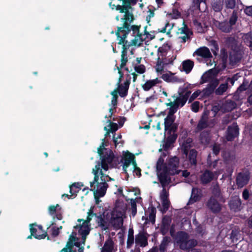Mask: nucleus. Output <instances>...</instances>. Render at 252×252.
Here are the masks:
<instances>
[{"label":"nucleus","instance_id":"f257e3e1","mask_svg":"<svg viewBox=\"0 0 252 252\" xmlns=\"http://www.w3.org/2000/svg\"><path fill=\"white\" fill-rule=\"evenodd\" d=\"M98 153L100 156L101 162L96 163L93 169L92 173L94 178L90 182V190L94 192L95 198L104 196L106 192L108 185L107 183L112 179L106 174L107 171L113 166L114 154L111 150L104 148V142L98 149Z\"/></svg>","mask_w":252,"mask_h":252},{"label":"nucleus","instance_id":"f03ea898","mask_svg":"<svg viewBox=\"0 0 252 252\" xmlns=\"http://www.w3.org/2000/svg\"><path fill=\"white\" fill-rule=\"evenodd\" d=\"M137 0H124V4L123 5L112 4V2L109 3L110 6L112 9L116 8V10H119L121 15L117 16L116 19L117 21L119 20L120 18L122 22L123 27L118 28L116 32L118 44L122 45V59L120 66L117 67L118 73L120 74L118 84H119L123 77V73L121 71L123 68L126 64L127 62L126 54V50L129 48L130 43L126 38L128 33V25L133 21L134 18L132 13V8L131 5H134L137 2Z\"/></svg>","mask_w":252,"mask_h":252},{"label":"nucleus","instance_id":"7ed1b4c3","mask_svg":"<svg viewBox=\"0 0 252 252\" xmlns=\"http://www.w3.org/2000/svg\"><path fill=\"white\" fill-rule=\"evenodd\" d=\"M179 162V158L176 157L170 158L167 164L164 163V160L162 157L158 159L156 164L157 173L162 187H165L170 183V175L179 174L181 171L178 169Z\"/></svg>","mask_w":252,"mask_h":252},{"label":"nucleus","instance_id":"20e7f679","mask_svg":"<svg viewBox=\"0 0 252 252\" xmlns=\"http://www.w3.org/2000/svg\"><path fill=\"white\" fill-rule=\"evenodd\" d=\"M77 221L78 224L74 226V228L78 231V234L81 236V240L79 241V238L76 237L75 232H73L69 237V243L77 247H80L82 245H84L86 236L90 233V224L82 219H78Z\"/></svg>","mask_w":252,"mask_h":252},{"label":"nucleus","instance_id":"39448f33","mask_svg":"<svg viewBox=\"0 0 252 252\" xmlns=\"http://www.w3.org/2000/svg\"><path fill=\"white\" fill-rule=\"evenodd\" d=\"M134 155L128 152H123L122 158L123 168L126 173L128 171L133 172L137 176H140V169L136 167V162L134 161Z\"/></svg>","mask_w":252,"mask_h":252},{"label":"nucleus","instance_id":"423d86ee","mask_svg":"<svg viewBox=\"0 0 252 252\" xmlns=\"http://www.w3.org/2000/svg\"><path fill=\"white\" fill-rule=\"evenodd\" d=\"M188 239L189 236L187 233L181 231L178 233L175 240L176 243L182 250H188L196 246L197 241L196 240Z\"/></svg>","mask_w":252,"mask_h":252},{"label":"nucleus","instance_id":"0eeeda50","mask_svg":"<svg viewBox=\"0 0 252 252\" xmlns=\"http://www.w3.org/2000/svg\"><path fill=\"white\" fill-rule=\"evenodd\" d=\"M190 94V92H188L185 95H180L174 101L166 103V106L170 107L168 115L174 116V114L177 112L178 107L185 105Z\"/></svg>","mask_w":252,"mask_h":252},{"label":"nucleus","instance_id":"6e6552de","mask_svg":"<svg viewBox=\"0 0 252 252\" xmlns=\"http://www.w3.org/2000/svg\"><path fill=\"white\" fill-rule=\"evenodd\" d=\"M126 217L125 210L116 208L112 214L111 223L116 229L121 228L123 224L124 218Z\"/></svg>","mask_w":252,"mask_h":252},{"label":"nucleus","instance_id":"1a4fd4ad","mask_svg":"<svg viewBox=\"0 0 252 252\" xmlns=\"http://www.w3.org/2000/svg\"><path fill=\"white\" fill-rule=\"evenodd\" d=\"M217 73L216 70L213 69L205 72L201 77L202 82H211L213 89L215 88L219 83V80L216 78Z\"/></svg>","mask_w":252,"mask_h":252},{"label":"nucleus","instance_id":"9d476101","mask_svg":"<svg viewBox=\"0 0 252 252\" xmlns=\"http://www.w3.org/2000/svg\"><path fill=\"white\" fill-rule=\"evenodd\" d=\"M139 28L140 27L135 25H133L131 27L133 36V38L131 40L132 45L139 46L144 41L142 33L139 32Z\"/></svg>","mask_w":252,"mask_h":252},{"label":"nucleus","instance_id":"9b49d317","mask_svg":"<svg viewBox=\"0 0 252 252\" xmlns=\"http://www.w3.org/2000/svg\"><path fill=\"white\" fill-rule=\"evenodd\" d=\"M163 187V189L160 194V199L162 204L160 210L163 214L169 208L170 203L168 199V193L165 189L164 187Z\"/></svg>","mask_w":252,"mask_h":252},{"label":"nucleus","instance_id":"f8f14e48","mask_svg":"<svg viewBox=\"0 0 252 252\" xmlns=\"http://www.w3.org/2000/svg\"><path fill=\"white\" fill-rule=\"evenodd\" d=\"M30 231L32 235L36 239H41L46 237V233L43 230L41 226L31 225Z\"/></svg>","mask_w":252,"mask_h":252},{"label":"nucleus","instance_id":"ddd939ff","mask_svg":"<svg viewBox=\"0 0 252 252\" xmlns=\"http://www.w3.org/2000/svg\"><path fill=\"white\" fill-rule=\"evenodd\" d=\"M250 179V175L248 172H241L236 178V184L239 188H242L248 184Z\"/></svg>","mask_w":252,"mask_h":252},{"label":"nucleus","instance_id":"4468645a","mask_svg":"<svg viewBox=\"0 0 252 252\" xmlns=\"http://www.w3.org/2000/svg\"><path fill=\"white\" fill-rule=\"evenodd\" d=\"M175 73L168 71L161 75V78L165 81L170 83L181 82L183 80L175 75Z\"/></svg>","mask_w":252,"mask_h":252},{"label":"nucleus","instance_id":"2eb2a0df","mask_svg":"<svg viewBox=\"0 0 252 252\" xmlns=\"http://www.w3.org/2000/svg\"><path fill=\"white\" fill-rule=\"evenodd\" d=\"M161 80L159 78L147 80L142 88L145 91H148L153 89L154 87L158 86L161 83Z\"/></svg>","mask_w":252,"mask_h":252},{"label":"nucleus","instance_id":"dca6fc26","mask_svg":"<svg viewBox=\"0 0 252 252\" xmlns=\"http://www.w3.org/2000/svg\"><path fill=\"white\" fill-rule=\"evenodd\" d=\"M238 134L239 128L238 126L236 124L234 123L228 127L226 137L228 141H231Z\"/></svg>","mask_w":252,"mask_h":252},{"label":"nucleus","instance_id":"f3484780","mask_svg":"<svg viewBox=\"0 0 252 252\" xmlns=\"http://www.w3.org/2000/svg\"><path fill=\"white\" fill-rule=\"evenodd\" d=\"M175 119V116L167 115L164 119V130L165 132L169 130L170 131H174L176 126L174 124Z\"/></svg>","mask_w":252,"mask_h":252},{"label":"nucleus","instance_id":"a211bd4d","mask_svg":"<svg viewBox=\"0 0 252 252\" xmlns=\"http://www.w3.org/2000/svg\"><path fill=\"white\" fill-rule=\"evenodd\" d=\"M167 66L173 64V62L176 58V56L174 54L173 52H169L166 56H164L161 57H158Z\"/></svg>","mask_w":252,"mask_h":252},{"label":"nucleus","instance_id":"6ab92c4d","mask_svg":"<svg viewBox=\"0 0 252 252\" xmlns=\"http://www.w3.org/2000/svg\"><path fill=\"white\" fill-rule=\"evenodd\" d=\"M194 54L204 58H210L212 57V54L209 49L206 47H202L197 49Z\"/></svg>","mask_w":252,"mask_h":252},{"label":"nucleus","instance_id":"aec40b11","mask_svg":"<svg viewBox=\"0 0 252 252\" xmlns=\"http://www.w3.org/2000/svg\"><path fill=\"white\" fill-rule=\"evenodd\" d=\"M208 208L213 212H218L220 210V206L218 201L213 197H211L208 202Z\"/></svg>","mask_w":252,"mask_h":252},{"label":"nucleus","instance_id":"412c9836","mask_svg":"<svg viewBox=\"0 0 252 252\" xmlns=\"http://www.w3.org/2000/svg\"><path fill=\"white\" fill-rule=\"evenodd\" d=\"M135 242L136 246L144 247L148 244L147 238L143 233H139L136 236Z\"/></svg>","mask_w":252,"mask_h":252},{"label":"nucleus","instance_id":"4be33fe9","mask_svg":"<svg viewBox=\"0 0 252 252\" xmlns=\"http://www.w3.org/2000/svg\"><path fill=\"white\" fill-rule=\"evenodd\" d=\"M49 212L51 215H56L58 220L62 219L61 208L58 204H57L56 206L52 205L50 206L49 207Z\"/></svg>","mask_w":252,"mask_h":252},{"label":"nucleus","instance_id":"5701e85b","mask_svg":"<svg viewBox=\"0 0 252 252\" xmlns=\"http://www.w3.org/2000/svg\"><path fill=\"white\" fill-rule=\"evenodd\" d=\"M169 52H173L170 45L168 43L164 44L158 49V57L166 56Z\"/></svg>","mask_w":252,"mask_h":252},{"label":"nucleus","instance_id":"b1692460","mask_svg":"<svg viewBox=\"0 0 252 252\" xmlns=\"http://www.w3.org/2000/svg\"><path fill=\"white\" fill-rule=\"evenodd\" d=\"M201 190L197 188H193L192 189V192L189 203H193V202L197 201L201 197Z\"/></svg>","mask_w":252,"mask_h":252},{"label":"nucleus","instance_id":"393cba45","mask_svg":"<svg viewBox=\"0 0 252 252\" xmlns=\"http://www.w3.org/2000/svg\"><path fill=\"white\" fill-rule=\"evenodd\" d=\"M129 85V82L128 81H126L124 84L119 85L118 88V93L121 97H125L127 95Z\"/></svg>","mask_w":252,"mask_h":252},{"label":"nucleus","instance_id":"a878e982","mask_svg":"<svg viewBox=\"0 0 252 252\" xmlns=\"http://www.w3.org/2000/svg\"><path fill=\"white\" fill-rule=\"evenodd\" d=\"M182 65L183 70L188 74L191 71L194 66V63L190 60H187L183 62Z\"/></svg>","mask_w":252,"mask_h":252},{"label":"nucleus","instance_id":"bb28decb","mask_svg":"<svg viewBox=\"0 0 252 252\" xmlns=\"http://www.w3.org/2000/svg\"><path fill=\"white\" fill-rule=\"evenodd\" d=\"M229 206L231 209L236 211L239 209L241 206V202L238 196H235L232 200L229 202Z\"/></svg>","mask_w":252,"mask_h":252},{"label":"nucleus","instance_id":"cd10ccee","mask_svg":"<svg viewBox=\"0 0 252 252\" xmlns=\"http://www.w3.org/2000/svg\"><path fill=\"white\" fill-rule=\"evenodd\" d=\"M216 25L220 30L224 32H229L232 29V28L226 21L222 22H216Z\"/></svg>","mask_w":252,"mask_h":252},{"label":"nucleus","instance_id":"c85d7f7f","mask_svg":"<svg viewBox=\"0 0 252 252\" xmlns=\"http://www.w3.org/2000/svg\"><path fill=\"white\" fill-rule=\"evenodd\" d=\"M167 66L164 64V63L158 58L157 59L156 64L155 66V68L156 72L158 75H162L164 71V69L165 67Z\"/></svg>","mask_w":252,"mask_h":252},{"label":"nucleus","instance_id":"c756f323","mask_svg":"<svg viewBox=\"0 0 252 252\" xmlns=\"http://www.w3.org/2000/svg\"><path fill=\"white\" fill-rule=\"evenodd\" d=\"M171 222V218L169 217L165 216L162 219V224L161 227V232L163 234L166 233L168 230Z\"/></svg>","mask_w":252,"mask_h":252},{"label":"nucleus","instance_id":"7c9ffc66","mask_svg":"<svg viewBox=\"0 0 252 252\" xmlns=\"http://www.w3.org/2000/svg\"><path fill=\"white\" fill-rule=\"evenodd\" d=\"M179 31L181 34H183V36H179V39H181V42H185L189 38V29L186 25H184L183 27L179 30Z\"/></svg>","mask_w":252,"mask_h":252},{"label":"nucleus","instance_id":"2f4dec72","mask_svg":"<svg viewBox=\"0 0 252 252\" xmlns=\"http://www.w3.org/2000/svg\"><path fill=\"white\" fill-rule=\"evenodd\" d=\"M214 177L213 173L206 171L201 176V180L203 184H207L211 181Z\"/></svg>","mask_w":252,"mask_h":252},{"label":"nucleus","instance_id":"473e14b6","mask_svg":"<svg viewBox=\"0 0 252 252\" xmlns=\"http://www.w3.org/2000/svg\"><path fill=\"white\" fill-rule=\"evenodd\" d=\"M176 139V136L173 135L171 137H168L163 145V148L165 150H167L172 147V145Z\"/></svg>","mask_w":252,"mask_h":252},{"label":"nucleus","instance_id":"72a5a7b5","mask_svg":"<svg viewBox=\"0 0 252 252\" xmlns=\"http://www.w3.org/2000/svg\"><path fill=\"white\" fill-rule=\"evenodd\" d=\"M113 242L112 240H107L102 248L101 252H112Z\"/></svg>","mask_w":252,"mask_h":252},{"label":"nucleus","instance_id":"f704fd0d","mask_svg":"<svg viewBox=\"0 0 252 252\" xmlns=\"http://www.w3.org/2000/svg\"><path fill=\"white\" fill-rule=\"evenodd\" d=\"M83 186V184L80 182L75 183L72 184L70 187V192L71 194V195H73L75 194L76 193L78 192L81 187Z\"/></svg>","mask_w":252,"mask_h":252},{"label":"nucleus","instance_id":"c9c22d12","mask_svg":"<svg viewBox=\"0 0 252 252\" xmlns=\"http://www.w3.org/2000/svg\"><path fill=\"white\" fill-rule=\"evenodd\" d=\"M223 6V0H216L212 3L213 9L215 11H220Z\"/></svg>","mask_w":252,"mask_h":252},{"label":"nucleus","instance_id":"e433bc0d","mask_svg":"<svg viewBox=\"0 0 252 252\" xmlns=\"http://www.w3.org/2000/svg\"><path fill=\"white\" fill-rule=\"evenodd\" d=\"M227 82L221 84L220 85L218 88L216 90L215 93L218 95H221L227 90Z\"/></svg>","mask_w":252,"mask_h":252},{"label":"nucleus","instance_id":"4c0bfd02","mask_svg":"<svg viewBox=\"0 0 252 252\" xmlns=\"http://www.w3.org/2000/svg\"><path fill=\"white\" fill-rule=\"evenodd\" d=\"M197 152L194 150H191L189 154V160L192 165H195L196 162Z\"/></svg>","mask_w":252,"mask_h":252},{"label":"nucleus","instance_id":"58836bf2","mask_svg":"<svg viewBox=\"0 0 252 252\" xmlns=\"http://www.w3.org/2000/svg\"><path fill=\"white\" fill-rule=\"evenodd\" d=\"M167 16L171 19H178L180 17V12L176 9H173L172 11L167 14Z\"/></svg>","mask_w":252,"mask_h":252},{"label":"nucleus","instance_id":"ea45409f","mask_svg":"<svg viewBox=\"0 0 252 252\" xmlns=\"http://www.w3.org/2000/svg\"><path fill=\"white\" fill-rule=\"evenodd\" d=\"M207 126V124L206 121L204 119H201L197 125V126L195 129V131L199 132V131H201L202 129H203V128L206 127Z\"/></svg>","mask_w":252,"mask_h":252},{"label":"nucleus","instance_id":"a19ab883","mask_svg":"<svg viewBox=\"0 0 252 252\" xmlns=\"http://www.w3.org/2000/svg\"><path fill=\"white\" fill-rule=\"evenodd\" d=\"M237 13L236 11H233L232 14L229 19L228 24L232 28V26L234 25L237 21Z\"/></svg>","mask_w":252,"mask_h":252},{"label":"nucleus","instance_id":"79ce46f5","mask_svg":"<svg viewBox=\"0 0 252 252\" xmlns=\"http://www.w3.org/2000/svg\"><path fill=\"white\" fill-rule=\"evenodd\" d=\"M108 126L110 127V129H107L106 127H104V129L108 131L107 134L105 135L106 136L109 134V132H114L118 129V126L116 123H111L110 122Z\"/></svg>","mask_w":252,"mask_h":252},{"label":"nucleus","instance_id":"37998d69","mask_svg":"<svg viewBox=\"0 0 252 252\" xmlns=\"http://www.w3.org/2000/svg\"><path fill=\"white\" fill-rule=\"evenodd\" d=\"M168 242L169 238L164 237L159 247V251L160 252H164L165 251Z\"/></svg>","mask_w":252,"mask_h":252},{"label":"nucleus","instance_id":"c03bdc74","mask_svg":"<svg viewBox=\"0 0 252 252\" xmlns=\"http://www.w3.org/2000/svg\"><path fill=\"white\" fill-rule=\"evenodd\" d=\"M142 37L143 38V41H145L146 42L149 41L154 38L155 35L153 33H149L146 31H145L144 33H142Z\"/></svg>","mask_w":252,"mask_h":252},{"label":"nucleus","instance_id":"a18cd8bd","mask_svg":"<svg viewBox=\"0 0 252 252\" xmlns=\"http://www.w3.org/2000/svg\"><path fill=\"white\" fill-rule=\"evenodd\" d=\"M94 206H92L89 211L88 212V216L87 220H84L85 222H87L88 224H90V221L92 220V218L94 216H96V214L94 213Z\"/></svg>","mask_w":252,"mask_h":252},{"label":"nucleus","instance_id":"49530a36","mask_svg":"<svg viewBox=\"0 0 252 252\" xmlns=\"http://www.w3.org/2000/svg\"><path fill=\"white\" fill-rule=\"evenodd\" d=\"M122 135L121 134H119L117 137H113V141L115 143V145L116 147H122L123 144V142L122 140Z\"/></svg>","mask_w":252,"mask_h":252},{"label":"nucleus","instance_id":"de8ad7c7","mask_svg":"<svg viewBox=\"0 0 252 252\" xmlns=\"http://www.w3.org/2000/svg\"><path fill=\"white\" fill-rule=\"evenodd\" d=\"M245 40L247 44L252 50V32H249L245 35Z\"/></svg>","mask_w":252,"mask_h":252},{"label":"nucleus","instance_id":"09e8293b","mask_svg":"<svg viewBox=\"0 0 252 252\" xmlns=\"http://www.w3.org/2000/svg\"><path fill=\"white\" fill-rule=\"evenodd\" d=\"M134 68V70L139 74H143L146 70L145 67L143 64L136 65Z\"/></svg>","mask_w":252,"mask_h":252},{"label":"nucleus","instance_id":"8fccbe9b","mask_svg":"<svg viewBox=\"0 0 252 252\" xmlns=\"http://www.w3.org/2000/svg\"><path fill=\"white\" fill-rule=\"evenodd\" d=\"M225 6L227 8L233 9L235 7L236 1L235 0H225Z\"/></svg>","mask_w":252,"mask_h":252},{"label":"nucleus","instance_id":"3c124183","mask_svg":"<svg viewBox=\"0 0 252 252\" xmlns=\"http://www.w3.org/2000/svg\"><path fill=\"white\" fill-rule=\"evenodd\" d=\"M130 204L131 206V213L134 217L137 213L136 203L135 200L131 199L130 200Z\"/></svg>","mask_w":252,"mask_h":252},{"label":"nucleus","instance_id":"603ef678","mask_svg":"<svg viewBox=\"0 0 252 252\" xmlns=\"http://www.w3.org/2000/svg\"><path fill=\"white\" fill-rule=\"evenodd\" d=\"M111 94L112 95V98L111 100V105H113L114 108H115V106L117 104V92L116 91H114L111 92Z\"/></svg>","mask_w":252,"mask_h":252},{"label":"nucleus","instance_id":"864d4df0","mask_svg":"<svg viewBox=\"0 0 252 252\" xmlns=\"http://www.w3.org/2000/svg\"><path fill=\"white\" fill-rule=\"evenodd\" d=\"M155 218H156V210L155 208H152L151 209V212L149 216V220L154 224L155 222Z\"/></svg>","mask_w":252,"mask_h":252},{"label":"nucleus","instance_id":"5fc2aeb1","mask_svg":"<svg viewBox=\"0 0 252 252\" xmlns=\"http://www.w3.org/2000/svg\"><path fill=\"white\" fill-rule=\"evenodd\" d=\"M199 103L198 101H195L191 104V110L194 112H197L199 110Z\"/></svg>","mask_w":252,"mask_h":252},{"label":"nucleus","instance_id":"6e6d98bb","mask_svg":"<svg viewBox=\"0 0 252 252\" xmlns=\"http://www.w3.org/2000/svg\"><path fill=\"white\" fill-rule=\"evenodd\" d=\"M168 27H169V29L168 30L167 33V34H170V31L172 28L173 26L170 25L168 23H167L165 24V27L162 30H161L160 32H166V29Z\"/></svg>","mask_w":252,"mask_h":252},{"label":"nucleus","instance_id":"4d7b16f0","mask_svg":"<svg viewBox=\"0 0 252 252\" xmlns=\"http://www.w3.org/2000/svg\"><path fill=\"white\" fill-rule=\"evenodd\" d=\"M133 236L129 235L127 240V246L128 248H130L133 243Z\"/></svg>","mask_w":252,"mask_h":252},{"label":"nucleus","instance_id":"13d9d810","mask_svg":"<svg viewBox=\"0 0 252 252\" xmlns=\"http://www.w3.org/2000/svg\"><path fill=\"white\" fill-rule=\"evenodd\" d=\"M245 12L247 15L252 16V5L247 7L245 9Z\"/></svg>","mask_w":252,"mask_h":252},{"label":"nucleus","instance_id":"bf43d9fd","mask_svg":"<svg viewBox=\"0 0 252 252\" xmlns=\"http://www.w3.org/2000/svg\"><path fill=\"white\" fill-rule=\"evenodd\" d=\"M200 93L201 92L199 90H197L194 92L190 96V100H193L195 99L200 94Z\"/></svg>","mask_w":252,"mask_h":252},{"label":"nucleus","instance_id":"052dcab7","mask_svg":"<svg viewBox=\"0 0 252 252\" xmlns=\"http://www.w3.org/2000/svg\"><path fill=\"white\" fill-rule=\"evenodd\" d=\"M62 228V226H60V227H57V228H55V227L53 228L52 234L54 236L58 235L59 233L60 229H61Z\"/></svg>","mask_w":252,"mask_h":252},{"label":"nucleus","instance_id":"680f3d73","mask_svg":"<svg viewBox=\"0 0 252 252\" xmlns=\"http://www.w3.org/2000/svg\"><path fill=\"white\" fill-rule=\"evenodd\" d=\"M249 196V191L247 189H245L243 192V197L244 199L247 200Z\"/></svg>","mask_w":252,"mask_h":252},{"label":"nucleus","instance_id":"e2e57ef3","mask_svg":"<svg viewBox=\"0 0 252 252\" xmlns=\"http://www.w3.org/2000/svg\"><path fill=\"white\" fill-rule=\"evenodd\" d=\"M247 89V86L244 83L242 84L237 89V92H241Z\"/></svg>","mask_w":252,"mask_h":252},{"label":"nucleus","instance_id":"0e129e2a","mask_svg":"<svg viewBox=\"0 0 252 252\" xmlns=\"http://www.w3.org/2000/svg\"><path fill=\"white\" fill-rule=\"evenodd\" d=\"M214 153L217 155L220 151V148L217 145H214L213 148Z\"/></svg>","mask_w":252,"mask_h":252},{"label":"nucleus","instance_id":"69168bd1","mask_svg":"<svg viewBox=\"0 0 252 252\" xmlns=\"http://www.w3.org/2000/svg\"><path fill=\"white\" fill-rule=\"evenodd\" d=\"M235 80L236 79L234 78V77H232V78L228 77L227 78L226 82H227V84H228V82H230V83L231 84V85H233Z\"/></svg>","mask_w":252,"mask_h":252},{"label":"nucleus","instance_id":"338daca9","mask_svg":"<svg viewBox=\"0 0 252 252\" xmlns=\"http://www.w3.org/2000/svg\"><path fill=\"white\" fill-rule=\"evenodd\" d=\"M226 105L227 106H231V107L230 108V110H232V109L235 108L236 104L234 102H233V101H230L229 102H227Z\"/></svg>","mask_w":252,"mask_h":252},{"label":"nucleus","instance_id":"774afa93","mask_svg":"<svg viewBox=\"0 0 252 252\" xmlns=\"http://www.w3.org/2000/svg\"><path fill=\"white\" fill-rule=\"evenodd\" d=\"M189 173L188 172L187 170L183 171L182 175L185 177H187L189 176Z\"/></svg>","mask_w":252,"mask_h":252}]
</instances>
